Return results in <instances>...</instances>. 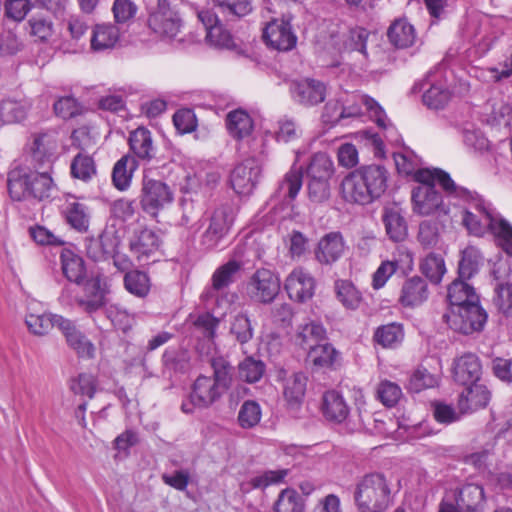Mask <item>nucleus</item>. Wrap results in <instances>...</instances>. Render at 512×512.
<instances>
[{
    "instance_id": "f257e3e1",
    "label": "nucleus",
    "mask_w": 512,
    "mask_h": 512,
    "mask_svg": "<svg viewBox=\"0 0 512 512\" xmlns=\"http://www.w3.org/2000/svg\"><path fill=\"white\" fill-rule=\"evenodd\" d=\"M419 183L411 193L412 211L418 216L435 215L440 222L451 217L452 200L469 198L470 190L457 185L440 169L424 168L416 173Z\"/></svg>"
},
{
    "instance_id": "c03bdc74",
    "label": "nucleus",
    "mask_w": 512,
    "mask_h": 512,
    "mask_svg": "<svg viewBox=\"0 0 512 512\" xmlns=\"http://www.w3.org/2000/svg\"><path fill=\"white\" fill-rule=\"evenodd\" d=\"M389 41L397 48H408L416 40L414 27L405 19L395 20L388 30Z\"/></svg>"
},
{
    "instance_id": "c85d7f7f",
    "label": "nucleus",
    "mask_w": 512,
    "mask_h": 512,
    "mask_svg": "<svg viewBox=\"0 0 512 512\" xmlns=\"http://www.w3.org/2000/svg\"><path fill=\"white\" fill-rule=\"evenodd\" d=\"M60 331L64 335L68 346L73 349L79 357L86 359L94 357V344L77 329L71 320H61Z\"/></svg>"
},
{
    "instance_id": "9d476101",
    "label": "nucleus",
    "mask_w": 512,
    "mask_h": 512,
    "mask_svg": "<svg viewBox=\"0 0 512 512\" xmlns=\"http://www.w3.org/2000/svg\"><path fill=\"white\" fill-rule=\"evenodd\" d=\"M150 29L163 39H174L180 33L182 20L171 0H157V6L148 18Z\"/></svg>"
},
{
    "instance_id": "6e6552de",
    "label": "nucleus",
    "mask_w": 512,
    "mask_h": 512,
    "mask_svg": "<svg viewBox=\"0 0 512 512\" xmlns=\"http://www.w3.org/2000/svg\"><path fill=\"white\" fill-rule=\"evenodd\" d=\"M472 195L469 198H457L459 202L469 203V207L464 211L462 222L469 233L475 236H483L489 231L496 210L491 204L482 200L477 193L470 191Z\"/></svg>"
},
{
    "instance_id": "3c124183",
    "label": "nucleus",
    "mask_w": 512,
    "mask_h": 512,
    "mask_svg": "<svg viewBox=\"0 0 512 512\" xmlns=\"http://www.w3.org/2000/svg\"><path fill=\"white\" fill-rule=\"evenodd\" d=\"M334 164L326 153H316L307 167L308 179H320L330 181L334 174Z\"/></svg>"
},
{
    "instance_id": "7c9ffc66",
    "label": "nucleus",
    "mask_w": 512,
    "mask_h": 512,
    "mask_svg": "<svg viewBox=\"0 0 512 512\" xmlns=\"http://www.w3.org/2000/svg\"><path fill=\"white\" fill-rule=\"evenodd\" d=\"M362 180L356 170L346 175L340 185L341 197L351 204L367 205L372 203L370 194L365 192Z\"/></svg>"
},
{
    "instance_id": "20e7f679",
    "label": "nucleus",
    "mask_w": 512,
    "mask_h": 512,
    "mask_svg": "<svg viewBox=\"0 0 512 512\" xmlns=\"http://www.w3.org/2000/svg\"><path fill=\"white\" fill-rule=\"evenodd\" d=\"M353 497L360 512H384L393 502L391 483L381 473L366 474L356 483Z\"/></svg>"
},
{
    "instance_id": "cd10ccee",
    "label": "nucleus",
    "mask_w": 512,
    "mask_h": 512,
    "mask_svg": "<svg viewBox=\"0 0 512 512\" xmlns=\"http://www.w3.org/2000/svg\"><path fill=\"white\" fill-rule=\"evenodd\" d=\"M129 148L132 157L139 162L148 163L156 155V147L151 132L144 127H139L129 135Z\"/></svg>"
},
{
    "instance_id": "79ce46f5",
    "label": "nucleus",
    "mask_w": 512,
    "mask_h": 512,
    "mask_svg": "<svg viewBox=\"0 0 512 512\" xmlns=\"http://www.w3.org/2000/svg\"><path fill=\"white\" fill-rule=\"evenodd\" d=\"M428 297L425 281L419 277L407 280L401 291L400 302L407 307L421 305Z\"/></svg>"
},
{
    "instance_id": "052dcab7",
    "label": "nucleus",
    "mask_w": 512,
    "mask_h": 512,
    "mask_svg": "<svg viewBox=\"0 0 512 512\" xmlns=\"http://www.w3.org/2000/svg\"><path fill=\"white\" fill-rule=\"evenodd\" d=\"M420 268L422 273L435 284L440 283L443 275L446 273L444 259L434 253H430L423 259Z\"/></svg>"
},
{
    "instance_id": "c756f323",
    "label": "nucleus",
    "mask_w": 512,
    "mask_h": 512,
    "mask_svg": "<svg viewBox=\"0 0 512 512\" xmlns=\"http://www.w3.org/2000/svg\"><path fill=\"white\" fill-rule=\"evenodd\" d=\"M120 39V29L111 23L97 24L92 28L90 49L99 53L110 50L116 46Z\"/></svg>"
},
{
    "instance_id": "864d4df0",
    "label": "nucleus",
    "mask_w": 512,
    "mask_h": 512,
    "mask_svg": "<svg viewBox=\"0 0 512 512\" xmlns=\"http://www.w3.org/2000/svg\"><path fill=\"white\" fill-rule=\"evenodd\" d=\"M326 337V329L323 325L316 322H309L299 326L296 341L303 347L312 348L314 345Z\"/></svg>"
},
{
    "instance_id": "ddd939ff",
    "label": "nucleus",
    "mask_w": 512,
    "mask_h": 512,
    "mask_svg": "<svg viewBox=\"0 0 512 512\" xmlns=\"http://www.w3.org/2000/svg\"><path fill=\"white\" fill-rule=\"evenodd\" d=\"M344 118H355L363 114V108L369 116L382 128H387L388 119L383 108L373 99L364 94H349L341 100Z\"/></svg>"
},
{
    "instance_id": "5701e85b",
    "label": "nucleus",
    "mask_w": 512,
    "mask_h": 512,
    "mask_svg": "<svg viewBox=\"0 0 512 512\" xmlns=\"http://www.w3.org/2000/svg\"><path fill=\"white\" fill-rule=\"evenodd\" d=\"M60 144L61 139L56 131L36 134L30 147L33 160L40 165L52 162L58 154Z\"/></svg>"
},
{
    "instance_id": "a211bd4d",
    "label": "nucleus",
    "mask_w": 512,
    "mask_h": 512,
    "mask_svg": "<svg viewBox=\"0 0 512 512\" xmlns=\"http://www.w3.org/2000/svg\"><path fill=\"white\" fill-rule=\"evenodd\" d=\"M261 174V167L254 158H248L239 163L231 172L230 182L234 191L239 195H249Z\"/></svg>"
},
{
    "instance_id": "0e129e2a",
    "label": "nucleus",
    "mask_w": 512,
    "mask_h": 512,
    "mask_svg": "<svg viewBox=\"0 0 512 512\" xmlns=\"http://www.w3.org/2000/svg\"><path fill=\"white\" fill-rule=\"evenodd\" d=\"M214 7L226 16L244 17L251 13L250 0H210Z\"/></svg>"
},
{
    "instance_id": "f8f14e48",
    "label": "nucleus",
    "mask_w": 512,
    "mask_h": 512,
    "mask_svg": "<svg viewBox=\"0 0 512 512\" xmlns=\"http://www.w3.org/2000/svg\"><path fill=\"white\" fill-rule=\"evenodd\" d=\"M234 222V211L229 205L217 207L209 218V224L201 236L200 244L207 250L214 249L228 234Z\"/></svg>"
},
{
    "instance_id": "0eeeda50",
    "label": "nucleus",
    "mask_w": 512,
    "mask_h": 512,
    "mask_svg": "<svg viewBox=\"0 0 512 512\" xmlns=\"http://www.w3.org/2000/svg\"><path fill=\"white\" fill-rule=\"evenodd\" d=\"M449 327L463 334H472L483 329L488 315L479 302L449 308L443 316Z\"/></svg>"
},
{
    "instance_id": "a19ab883",
    "label": "nucleus",
    "mask_w": 512,
    "mask_h": 512,
    "mask_svg": "<svg viewBox=\"0 0 512 512\" xmlns=\"http://www.w3.org/2000/svg\"><path fill=\"white\" fill-rule=\"evenodd\" d=\"M61 320H67L61 315L51 313H28L25 318V323L28 330L37 336L47 335L55 326L60 330Z\"/></svg>"
},
{
    "instance_id": "7ed1b4c3",
    "label": "nucleus",
    "mask_w": 512,
    "mask_h": 512,
    "mask_svg": "<svg viewBox=\"0 0 512 512\" xmlns=\"http://www.w3.org/2000/svg\"><path fill=\"white\" fill-rule=\"evenodd\" d=\"M8 191L13 200L53 198L58 189L48 172L13 169L8 176Z\"/></svg>"
},
{
    "instance_id": "1a4fd4ad",
    "label": "nucleus",
    "mask_w": 512,
    "mask_h": 512,
    "mask_svg": "<svg viewBox=\"0 0 512 512\" xmlns=\"http://www.w3.org/2000/svg\"><path fill=\"white\" fill-rule=\"evenodd\" d=\"M280 291L279 277L269 269L256 270L245 284L246 296L255 303L269 304Z\"/></svg>"
},
{
    "instance_id": "338daca9",
    "label": "nucleus",
    "mask_w": 512,
    "mask_h": 512,
    "mask_svg": "<svg viewBox=\"0 0 512 512\" xmlns=\"http://www.w3.org/2000/svg\"><path fill=\"white\" fill-rule=\"evenodd\" d=\"M276 512H302V501L294 489H284L275 503Z\"/></svg>"
},
{
    "instance_id": "5fc2aeb1",
    "label": "nucleus",
    "mask_w": 512,
    "mask_h": 512,
    "mask_svg": "<svg viewBox=\"0 0 512 512\" xmlns=\"http://www.w3.org/2000/svg\"><path fill=\"white\" fill-rule=\"evenodd\" d=\"M97 173L94 159L85 153H78L71 163V174L84 182L90 181Z\"/></svg>"
},
{
    "instance_id": "b1692460",
    "label": "nucleus",
    "mask_w": 512,
    "mask_h": 512,
    "mask_svg": "<svg viewBox=\"0 0 512 512\" xmlns=\"http://www.w3.org/2000/svg\"><path fill=\"white\" fill-rule=\"evenodd\" d=\"M362 180L365 192L370 194L371 201L380 198L387 188V171L380 165H367L356 169Z\"/></svg>"
},
{
    "instance_id": "f3484780",
    "label": "nucleus",
    "mask_w": 512,
    "mask_h": 512,
    "mask_svg": "<svg viewBox=\"0 0 512 512\" xmlns=\"http://www.w3.org/2000/svg\"><path fill=\"white\" fill-rule=\"evenodd\" d=\"M284 287L291 300L304 303L314 296L316 281L309 271L297 267L287 276Z\"/></svg>"
},
{
    "instance_id": "680f3d73",
    "label": "nucleus",
    "mask_w": 512,
    "mask_h": 512,
    "mask_svg": "<svg viewBox=\"0 0 512 512\" xmlns=\"http://www.w3.org/2000/svg\"><path fill=\"white\" fill-rule=\"evenodd\" d=\"M67 222L78 231H85L88 228L89 216L86 207L76 201L68 202L64 209Z\"/></svg>"
},
{
    "instance_id": "39448f33",
    "label": "nucleus",
    "mask_w": 512,
    "mask_h": 512,
    "mask_svg": "<svg viewBox=\"0 0 512 512\" xmlns=\"http://www.w3.org/2000/svg\"><path fill=\"white\" fill-rule=\"evenodd\" d=\"M484 504L482 486L468 483L460 489L447 491L439 505V512H480Z\"/></svg>"
},
{
    "instance_id": "de8ad7c7",
    "label": "nucleus",
    "mask_w": 512,
    "mask_h": 512,
    "mask_svg": "<svg viewBox=\"0 0 512 512\" xmlns=\"http://www.w3.org/2000/svg\"><path fill=\"white\" fill-rule=\"evenodd\" d=\"M383 223L386 234L394 242L404 241L408 235V227L404 217L395 209H385Z\"/></svg>"
},
{
    "instance_id": "a18cd8bd",
    "label": "nucleus",
    "mask_w": 512,
    "mask_h": 512,
    "mask_svg": "<svg viewBox=\"0 0 512 512\" xmlns=\"http://www.w3.org/2000/svg\"><path fill=\"white\" fill-rule=\"evenodd\" d=\"M334 291L337 300L346 309L356 310L363 301L361 292L349 280L339 279L335 281Z\"/></svg>"
},
{
    "instance_id": "aec40b11",
    "label": "nucleus",
    "mask_w": 512,
    "mask_h": 512,
    "mask_svg": "<svg viewBox=\"0 0 512 512\" xmlns=\"http://www.w3.org/2000/svg\"><path fill=\"white\" fill-rule=\"evenodd\" d=\"M199 21L206 29V41L216 48L230 49L233 47V39L230 33L220 23L218 16L209 9L197 12Z\"/></svg>"
},
{
    "instance_id": "473e14b6",
    "label": "nucleus",
    "mask_w": 512,
    "mask_h": 512,
    "mask_svg": "<svg viewBox=\"0 0 512 512\" xmlns=\"http://www.w3.org/2000/svg\"><path fill=\"white\" fill-rule=\"evenodd\" d=\"M322 410L326 419L337 423L343 422L349 415V407L346 401L336 390H329L324 393Z\"/></svg>"
},
{
    "instance_id": "37998d69",
    "label": "nucleus",
    "mask_w": 512,
    "mask_h": 512,
    "mask_svg": "<svg viewBox=\"0 0 512 512\" xmlns=\"http://www.w3.org/2000/svg\"><path fill=\"white\" fill-rule=\"evenodd\" d=\"M226 126L234 139H243L249 136L254 128L251 116L242 109L233 110L226 117Z\"/></svg>"
},
{
    "instance_id": "8fccbe9b",
    "label": "nucleus",
    "mask_w": 512,
    "mask_h": 512,
    "mask_svg": "<svg viewBox=\"0 0 512 512\" xmlns=\"http://www.w3.org/2000/svg\"><path fill=\"white\" fill-rule=\"evenodd\" d=\"M339 359L340 353L328 343L314 345L308 353V360L317 368H333Z\"/></svg>"
},
{
    "instance_id": "423d86ee",
    "label": "nucleus",
    "mask_w": 512,
    "mask_h": 512,
    "mask_svg": "<svg viewBox=\"0 0 512 512\" xmlns=\"http://www.w3.org/2000/svg\"><path fill=\"white\" fill-rule=\"evenodd\" d=\"M174 200V193L165 182L143 174L139 201L144 212L152 217L169 206Z\"/></svg>"
},
{
    "instance_id": "e433bc0d",
    "label": "nucleus",
    "mask_w": 512,
    "mask_h": 512,
    "mask_svg": "<svg viewBox=\"0 0 512 512\" xmlns=\"http://www.w3.org/2000/svg\"><path fill=\"white\" fill-rule=\"evenodd\" d=\"M63 275L71 282L79 284L85 277L84 260L71 249L64 248L60 254Z\"/></svg>"
},
{
    "instance_id": "603ef678",
    "label": "nucleus",
    "mask_w": 512,
    "mask_h": 512,
    "mask_svg": "<svg viewBox=\"0 0 512 512\" xmlns=\"http://www.w3.org/2000/svg\"><path fill=\"white\" fill-rule=\"evenodd\" d=\"M404 331L400 324L390 323L380 326L374 333V340L383 348H395L402 342Z\"/></svg>"
},
{
    "instance_id": "69168bd1",
    "label": "nucleus",
    "mask_w": 512,
    "mask_h": 512,
    "mask_svg": "<svg viewBox=\"0 0 512 512\" xmlns=\"http://www.w3.org/2000/svg\"><path fill=\"white\" fill-rule=\"evenodd\" d=\"M265 371V365L262 361L253 357H247L238 365V376L241 380L248 383L259 381Z\"/></svg>"
},
{
    "instance_id": "ea45409f",
    "label": "nucleus",
    "mask_w": 512,
    "mask_h": 512,
    "mask_svg": "<svg viewBox=\"0 0 512 512\" xmlns=\"http://www.w3.org/2000/svg\"><path fill=\"white\" fill-rule=\"evenodd\" d=\"M299 154H296V160L291 169L285 174L278 189V193L285 200L293 201L300 192L303 184L302 166H297Z\"/></svg>"
},
{
    "instance_id": "bf43d9fd",
    "label": "nucleus",
    "mask_w": 512,
    "mask_h": 512,
    "mask_svg": "<svg viewBox=\"0 0 512 512\" xmlns=\"http://www.w3.org/2000/svg\"><path fill=\"white\" fill-rule=\"evenodd\" d=\"M488 124L498 128H509L512 126V106L503 101H495L491 105V112L487 118Z\"/></svg>"
},
{
    "instance_id": "bb28decb",
    "label": "nucleus",
    "mask_w": 512,
    "mask_h": 512,
    "mask_svg": "<svg viewBox=\"0 0 512 512\" xmlns=\"http://www.w3.org/2000/svg\"><path fill=\"white\" fill-rule=\"evenodd\" d=\"M482 364L473 353H466L456 358L453 363V377L461 385H468L480 380Z\"/></svg>"
},
{
    "instance_id": "13d9d810",
    "label": "nucleus",
    "mask_w": 512,
    "mask_h": 512,
    "mask_svg": "<svg viewBox=\"0 0 512 512\" xmlns=\"http://www.w3.org/2000/svg\"><path fill=\"white\" fill-rule=\"evenodd\" d=\"M262 418V409L258 402L254 400L245 401L238 412L237 420L239 426L244 429L254 428L259 424Z\"/></svg>"
},
{
    "instance_id": "a878e982",
    "label": "nucleus",
    "mask_w": 512,
    "mask_h": 512,
    "mask_svg": "<svg viewBox=\"0 0 512 512\" xmlns=\"http://www.w3.org/2000/svg\"><path fill=\"white\" fill-rule=\"evenodd\" d=\"M490 398L491 393L484 384L478 381L470 383L459 396L458 408L462 414L474 412L485 408Z\"/></svg>"
},
{
    "instance_id": "6e6d98bb",
    "label": "nucleus",
    "mask_w": 512,
    "mask_h": 512,
    "mask_svg": "<svg viewBox=\"0 0 512 512\" xmlns=\"http://www.w3.org/2000/svg\"><path fill=\"white\" fill-rule=\"evenodd\" d=\"M482 261L483 256L479 249L473 246L465 248L459 262V277L464 279L471 278L477 272Z\"/></svg>"
},
{
    "instance_id": "9b49d317",
    "label": "nucleus",
    "mask_w": 512,
    "mask_h": 512,
    "mask_svg": "<svg viewBox=\"0 0 512 512\" xmlns=\"http://www.w3.org/2000/svg\"><path fill=\"white\" fill-rule=\"evenodd\" d=\"M329 39L323 37V47L329 53L342 51H358L366 54V41L369 32L364 28H353L347 33H340L337 25H332L329 30Z\"/></svg>"
},
{
    "instance_id": "4be33fe9",
    "label": "nucleus",
    "mask_w": 512,
    "mask_h": 512,
    "mask_svg": "<svg viewBox=\"0 0 512 512\" xmlns=\"http://www.w3.org/2000/svg\"><path fill=\"white\" fill-rule=\"evenodd\" d=\"M346 242L340 232L325 234L315 249V258L320 264L331 265L337 262L345 253Z\"/></svg>"
},
{
    "instance_id": "4468645a",
    "label": "nucleus",
    "mask_w": 512,
    "mask_h": 512,
    "mask_svg": "<svg viewBox=\"0 0 512 512\" xmlns=\"http://www.w3.org/2000/svg\"><path fill=\"white\" fill-rule=\"evenodd\" d=\"M162 240L152 229L144 228L130 239V251L140 264L155 262L161 256Z\"/></svg>"
},
{
    "instance_id": "dca6fc26",
    "label": "nucleus",
    "mask_w": 512,
    "mask_h": 512,
    "mask_svg": "<svg viewBox=\"0 0 512 512\" xmlns=\"http://www.w3.org/2000/svg\"><path fill=\"white\" fill-rule=\"evenodd\" d=\"M263 39L268 46L278 51H289L296 46L297 36L290 19L275 18L263 29Z\"/></svg>"
},
{
    "instance_id": "2eb2a0df",
    "label": "nucleus",
    "mask_w": 512,
    "mask_h": 512,
    "mask_svg": "<svg viewBox=\"0 0 512 512\" xmlns=\"http://www.w3.org/2000/svg\"><path fill=\"white\" fill-rule=\"evenodd\" d=\"M291 99L304 107H313L326 98V85L313 78H301L289 83Z\"/></svg>"
},
{
    "instance_id": "393cba45",
    "label": "nucleus",
    "mask_w": 512,
    "mask_h": 512,
    "mask_svg": "<svg viewBox=\"0 0 512 512\" xmlns=\"http://www.w3.org/2000/svg\"><path fill=\"white\" fill-rule=\"evenodd\" d=\"M65 25L69 37H63L61 40H59L55 45V48L69 54L80 52L84 47V45L81 43V39L84 37L88 30V24L79 16H70L66 20Z\"/></svg>"
},
{
    "instance_id": "6ab92c4d",
    "label": "nucleus",
    "mask_w": 512,
    "mask_h": 512,
    "mask_svg": "<svg viewBox=\"0 0 512 512\" xmlns=\"http://www.w3.org/2000/svg\"><path fill=\"white\" fill-rule=\"evenodd\" d=\"M25 31L36 44L50 45L55 48L58 42L56 25L47 13L32 14L25 24Z\"/></svg>"
},
{
    "instance_id": "774afa93",
    "label": "nucleus",
    "mask_w": 512,
    "mask_h": 512,
    "mask_svg": "<svg viewBox=\"0 0 512 512\" xmlns=\"http://www.w3.org/2000/svg\"><path fill=\"white\" fill-rule=\"evenodd\" d=\"M494 305L504 315H512V283L498 284L495 287Z\"/></svg>"
},
{
    "instance_id": "58836bf2",
    "label": "nucleus",
    "mask_w": 512,
    "mask_h": 512,
    "mask_svg": "<svg viewBox=\"0 0 512 512\" xmlns=\"http://www.w3.org/2000/svg\"><path fill=\"white\" fill-rule=\"evenodd\" d=\"M463 279L454 280L448 287L447 298L450 304L449 308L479 302L475 289Z\"/></svg>"
},
{
    "instance_id": "09e8293b",
    "label": "nucleus",
    "mask_w": 512,
    "mask_h": 512,
    "mask_svg": "<svg viewBox=\"0 0 512 512\" xmlns=\"http://www.w3.org/2000/svg\"><path fill=\"white\" fill-rule=\"evenodd\" d=\"M30 109L29 100H4L0 105V119L7 124L18 123L27 117Z\"/></svg>"
},
{
    "instance_id": "2f4dec72",
    "label": "nucleus",
    "mask_w": 512,
    "mask_h": 512,
    "mask_svg": "<svg viewBox=\"0 0 512 512\" xmlns=\"http://www.w3.org/2000/svg\"><path fill=\"white\" fill-rule=\"evenodd\" d=\"M426 83L430 87L423 94V103L430 109H442L450 101L451 92L446 83L437 77V74H429Z\"/></svg>"
},
{
    "instance_id": "412c9836",
    "label": "nucleus",
    "mask_w": 512,
    "mask_h": 512,
    "mask_svg": "<svg viewBox=\"0 0 512 512\" xmlns=\"http://www.w3.org/2000/svg\"><path fill=\"white\" fill-rule=\"evenodd\" d=\"M241 269V263L236 260H229L225 264L219 266L213 273L211 282V295L215 297L218 301V305H223L225 308H228L231 303L234 301L235 295L229 294L226 295L229 299L223 301H219L220 294L234 282L236 275Z\"/></svg>"
},
{
    "instance_id": "f03ea898",
    "label": "nucleus",
    "mask_w": 512,
    "mask_h": 512,
    "mask_svg": "<svg viewBox=\"0 0 512 512\" xmlns=\"http://www.w3.org/2000/svg\"><path fill=\"white\" fill-rule=\"evenodd\" d=\"M213 376H199L193 386L189 400L181 405L184 413H192L194 407L206 408L216 402L232 383V366L223 357L213 358Z\"/></svg>"
},
{
    "instance_id": "4c0bfd02",
    "label": "nucleus",
    "mask_w": 512,
    "mask_h": 512,
    "mask_svg": "<svg viewBox=\"0 0 512 512\" xmlns=\"http://www.w3.org/2000/svg\"><path fill=\"white\" fill-rule=\"evenodd\" d=\"M488 232L493 236L495 244L512 256V224L497 211Z\"/></svg>"
},
{
    "instance_id": "c9c22d12",
    "label": "nucleus",
    "mask_w": 512,
    "mask_h": 512,
    "mask_svg": "<svg viewBox=\"0 0 512 512\" xmlns=\"http://www.w3.org/2000/svg\"><path fill=\"white\" fill-rule=\"evenodd\" d=\"M119 244L120 240L117 236L105 232L89 242L87 253L95 261L105 260L115 254Z\"/></svg>"
},
{
    "instance_id": "49530a36",
    "label": "nucleus",
    "mask_w": 512,
    "mask_h": 512,
    "mask_svg": "<svg viewBox=\"0 0 512 512\" xmlns=\"http://www.w3.org/2000/svg\"><path fill=\"white\" fill-rule=\"evenodd\" d=\"M77 303L87 313H93L104 305L105 291L98 278L85 284V297L78 299Z\"/></svg>"
},
{
    "instance_id": "f704fd0d",
    "label": "nucleus",
    "mask_w": 512,
    "mask_h": 512,
    "mask_svg": "<svg viewBox=\"0 0 512 512\" xmlns=\"http://www.w3.org/2000/svg\"><path fill=\"white\" fill-rule=\"evenodd\" d=\"M306 386L307 377L301 372L292 373L284 378L283 396L290 407H298L302 403Z\"/></svg>"
},
{
    "instance_id": "72a5a7b5",
    "label": "nucleus",
    "mask_w": 512,
    "mask_h": 512,
    "mask_svg": "<svg viewBox=\"0 0 512 512\" xmlns=\"http://www.w3.org/2000/svg\"><path fill=\"white\" fill-rule=\"evenodd\" d=\"M138 166L139 163L135 157L129 154L122 156L113 167L112 181L114 186L120 191H126L131 186L133 174Z\"/></svg>"
},
{
    "instance_id": "e2e57ef3",
    "label": "nucleus",
    "mask_w": 512,
    "mask_h": 512,
    "mask_svg": "<svg viewBox=\"0 0 512 512\" xmlns=\"http://www.w3.org/2000/svg\"><path fill=\"white\" fill-rule=\"evenodd\" d=\"M302 135V130L297 122L290 117L283 116L277 122V129L275 130V140L279 143H290L299 139Z\"/></svg>"
},
{
    "instance_id": "4d7b16f0",
    "label": "nucleus",
    "mask_w": 512,
    "mask_h": 512,
    "mask_svg": "<svg viewBox=\"0 0 512 512\" xmlns=\"http://www.w3.org/2000/svg\"><path fill=\"white\" fill-rule=\"evenodd\" d=\"M124 285L128 292L140 298L145 297L151 287L148 275L138 270L126 273Z\"/></svg>"
}]
</instances>
